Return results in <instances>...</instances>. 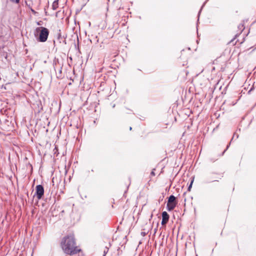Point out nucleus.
Segmentation results:
<instances>
[{
	"instance_id": "obj_1",
	"label": "nucleus",
	"mask_w": 256,
	"mask_h": 256,
	"mask_svg": "<svg viewBox=\"0 0 256 256\" xmlns=\"http://www.w3.org/2000/svg\"><path fill=\"white\" fill-rule=\"evenodd\" d=\"M61 246L64 252L68 254L74 255L80 251V249L76 246L74 238L73 236H66L63 238Z\"/></svg>"
},
{
	"instance_id": "obj_2",
	"label": "nucleus",
	"mask_w": 256,
	"mask_h": 256,
	"mask_svg": "<svg viewBox=\"0 0 256 256\" xmlns=\"http://www.w3.org/2000/svg\"><path fill=\"white\" fill-rule=\"evenodd\" d=\"M36 32H39L38 40L40 42H45L46 41L48 34V30L44 27H38L36 29Z\"/></svg>"
},
{
	"instance_id": "obj_3",
	"label": "nucleus",
	"mask_w": 256,
	"mask_h": 256,
	"mask_svg": "<svg viewBox=\"0 0 256 256\" xmlns=\"http://www.w3.org/2000/svg\"><path fill=\"white\" fill-rule=\"evenodd\" d=\"M176 204L177 202L176 201V197L173 195H171L168 198V202L166 204L168 210L169 211L173 210L176 206Z\"/></svg>"
},
{
	"instance_id": "obj_4",
	"label": "nucleus",
	"mask_w": 256,
	"mask_h": 256,
	"mask_svg": "<svg viewBox=\"0 0 256 256\" xmlns=\"http://www.w3.org/2000/svg\"><path fill=\"white\" fill-rule=\"evenodd\" d=\"M36 192L35 195L36 196V197L38 200L41 199L44 194V188L43 186L41 184L37 185L36 186Z\"/></svg>"
},
{
	"instance_id": "obj_5",
	"label": "nucleus",
	"mask_w": 256,
	"mask_h": 256,
	"mask_svg": "<svg viewBox=\"0 0 256 256\" xmlns=\"http://www.w3.org/2000/svg\"><path fill=\"white\" fill-rule=\"evenodd\" d=\"M169 220V215L166 212H162V224L164 225L168 222Z\"/></svg>"
},
{
	"instance_id": "obj_6",
	"label": "nucleus",
	"mask_w": 256,
	"mask_h": 256,
	"mask_svg": "<svg viewBox=\"0 0 256 256\" xmlns=\"http://www.w3.org/2000/svg\"><path fill=\"white\" fill-rule=\"evenodd\" d=\"M238 28L240 31V33H241L245 28L244 26V21H242V23H240L238 26Z\"/></svg>"
},
{
	"instance_id": "obj_7",
	"label": "nucleus",
	"mask_w": 256,
	"mask_h": 256,
	"mask_svg": "<svg viewBox=\"0 0 256 256\" xmlns=\"http://www.w3.org/2000/svg\"><path fill=\"white\" fill-rule=\"evenodd\" d=\"M58 0H55L52 5V8L56 10L58 7Z\"/></svg>"
},
{
	"instance_id": "obj_8",
	"label": "nucleus",
	"mask_w": 256,
	"mask_h": 256,
	"mask_svg": "<svg viewBox=\"0 0 256 256\" xmlns=\"http://www.w3.org/2000/svg\"><path fill=\"white\" fill-rule=\"evenodd\" d=\"M193 182H194V180H192L188 186V191H190V190H191V188H192V183H193Z\"/></svg>"
},
{
	"instance_id": "obj_9",
	"label": "nucleus",
	"mask_w": 256,
	"mask_h": 256,
	"mask_svg": "<svg viewBox=\"0 0 256 256\" xmlns=\"http://www.w3.org/2000/svg\"><path fill=\"white\" fill-rule=\"evenodd\" d=\"M108 251V248H106L104 251V256H105L106 254H107V252Z\"/></svg>"
},
{
	"instance_id": "obj_10",
	"label": "nucleus",
	"mask_w": 256,
	"mask_h": 256,
	"mask_svg": "<svg viewBox=\"0 0 256 256\" xmlns=\"http://www.w3.org/2000/svg\"><path fill=\"white\" fill-rule=\"evenodd\" d=\"M36 24H37V25H38V26H42V25H43V24H44V22H42V21H41V20H40V21L37 22H36Z\"/></svg>"
},
{
	"instance_id": "obj_11",
	"label": "nucleus",
	"mask_w": 256,
	"mask_h": 256,
	"mask_svg": "<svg viewBox=\"0 0 256 256\" xmlns=\"http://www.w3.org/2000/svg\"><path fill=\"white\" fill-rule=\"evenodd\" d=\"M10 1L15 4H18L20 2V0H10Z\"/></svg>"
},
{
	"instance_id": "obj_12",
	"label": "nucleus",
	"mask_w": 256,
	"mask_h": 256,
	"mask_svg": "<svg viewBox=\"0 0 256 256\" xmlns=\"http://www.w3.org/2000/svg\"><path fill=\"white\" fill-rule=\"evenodd\" d=\"M150 174H151L152 176H155V173H154V170H152V171L151 172Z\"/></svg>"
},
{
	"instance_id": "obj_13",
	"label": "nucleus",
	"mask_w": 256,
	"mask_h": 256,
	"mask_svg": "<svg viewBox=\"0 0 256 256\" xmlns=\"http://www.w3.org/2000/svg\"><path fill=\"white\" fill-rule=\"evenodd\" d=\"M230 144H229L227 146L226 149L224 150V152H223L222 153V154L225 152L226 150L228 148V146H229V145Z\"/></svg>"
},
{
	"instance_id": "obj_14",
	"label": "nucleus",
	"mask_w": 256,
	"mask_h": 256,
	"mask_svg": "<svg viewBox=\"0 0 256 256\" xmlns=\"http://www.w3.org/2000/svg\"><path fill=\"white\" fill-rule=\"evenodd\" d=\"M31 10L33 14H36V12L34 10H32V8H31Z\"/></svg>"
},
{
	"instance_id": "obj_15",
	"label": "nucleus",
	"mask_w": 256,
	"mask_h": 256,
	"mask_svg": "<svg viewBox=\"0 0 256 256\" xmlns=\"http://www.w3.org/2000/svg\"><path fill=\"white\" fill-rule=\"evenodd\" d=\"M210 182L208 181V180H206V181L205 182H206V183H208V182Z\"/></svg>"
},
{
	"instance_id": "obj_16",
	"label": "nucleus",
	"mask_w": 256,
	"mask_h": 256,
	"mask_svg": "<svg viewBox=\"0 0 256 256\" xmlns=\"http://www.w3.org/2000/svg\"><path fill=\"white\" fill-rule=\"evenodd\" d=\"M200 14V12H198V16H199Z\"/></svg>"
},
{
	"instance_id": "obj_17",
	"label": "nucleus",
	"mask_w": 256,
	"mask_h": 256,
	"mask_svg": "<svg viewBox=\"0 0 256 256\" xmlns=\"http://www.w3.org/2000/svg\"><path fill=\"white\" fill-rule=\"evenodd\" d=\"M198 20H199V17H198V19L197 20L198 22Z\"/></svg>"
},
{
	"instance_id": "obj_18",
	"label": "nucleus",
	"mask_w": 256,
	"mask_h": 256,
	"mask_svg": "<svg viewBox=\"0 0 256 256\" xmlns=\"http://www.w3.org/2000/svg\"><path fill=\"white\" fill-rule=\"evenodd\" d=\"M132 127H130V130H132Z\"/></svg>"
},
{
	"instance_id": "obj_19",
	"label": "nucleus",
	"mask_w": 256,
	"mask_h": 256,
	"mask_svg": "<svg viewBox=\"0 0 256 256\" xmlns=\"http://www.w3.org/2000/svg\"><path fill=\"white\" fill-rule=\"evenodd\" d=\"M216 180H214L212 182H215Z\"/></svg>"
}]
</instances>
